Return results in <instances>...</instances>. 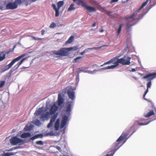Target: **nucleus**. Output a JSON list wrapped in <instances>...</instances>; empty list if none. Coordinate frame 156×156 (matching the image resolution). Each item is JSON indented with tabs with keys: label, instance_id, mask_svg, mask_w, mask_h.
<instances>
[{
	"label": "nucleus",
	"instance_id": "393cba45",
	"mask_svg": "<svg viewBox=\"0 0 156 156\" xmlns=\"http://www.w3.org/2000/svg\"><path fill=\"white\" fill-rule=\"evenodd\" d=\"M134 128V126H132L130 128V129L129 130L128 133H127V136L128 135H129V136L132 135L133 133L135 132Z\"/></svg>",
	"mask_w": 156,
	"mask_h": 156
},
{
	"label": "nucleus",
	"instance_id": "2eb2a0df",
	"mask_svg": "<svg viewBox=\"0 0 156 156\" xmlns=\"http://www.w3.org/2000/svg\"><path fill=\"white\" fill-rule=\"evenodd\" d=\"M58 108V106L56 105L55 104L53 105L51 107L50 112L51 114H53L57 111Z\"/></svg>",
	"mask_w": 156,
	"mask_h": 156
},
{
	"label": "nucleus",
	"instance_id": "680f3d73",
	"mask_svg": "<svg viewBox=\"0 0 156 156\" xmlns=\"http://www.w3.org/2000/svg\"><path fill=\"white\" fill-rule=\"evenodd\" d=\"M131 46H132V44H131Z\"/></svg>",
	"mask_w": 156,
	"mask_h": 156
},
{
	"label": "nucleus",
	"instance_id": "c03bdc74",
	"mask_svg": "<svg viewBox=\"0 0 156 156\" xmlns=\"http://www.w3.org/2000/svg\"><path fill=\"white\" fill-rule=\"evenodd\" d=\"M52 7H53V9H54L55 10L58 9H57L56 8V5H55L54 4H53L52 5Z\"/></svg>",
	"mask_w": 156,
	"mask_h": 156
},
{
	"label": "nucleus",
	"instance_id": "6e6d98bb",
	"mask_svg": "<svg viewBox=\"0 0 156 156\" xmlns=\"http://www.w3.org/2000/svg\"><path fill=\"white\" fill-rule=\"evenodd\" d=\"M84 54V52L83 51L80 53V55H83Z\"/></svg>",
	"mask_w": 156,
	"mask_h": 156
},
{
	"label": "nucleus",
	"instance_id": "2f4dec72",
	"mask_svg": "<svg viewBox=\"0 0 156 156\" xmlns=\"http://www.w3.org/2000/svg\"><path fill=\"white\" fill-rule=\"evenodd\" d=\"M34 124L36 126H39L41 125V123L39 120L37 119L35 121Z\"/></svg>",
	"mask_w": 156,
	"mask_h": 156
},
{
	"label": "nucleus",
	"instance_id": "f257e3e1",
	"mask_svg": "<svg viewBox=\"0 0 156 156\" xmlns=\"http://www.w3.org/2000/svg\"><path fill=\"white\" fill-rule=\"evenodd\" d=\"M126 136V134L122 133L116 142L112 145L111 153L110 154H107L105 156H112L115 152L126 142L127 140Z\"/></svg>",
	"mask_w": 156,
	"mask_h": 156
},
{
	"label": "nucleus",
	"instance_id": "3c124183",
	"mask_svg": "<svg viewBox=\"0 0 156 156\" xmlns=\"http://www.w3.org/2000/svg\"><path fill=\"white\" fill-rule=\"evenodd\" d=\"M107 13L108 15V16H110V14L111 13V12L110 11H107Z\"/></svg>",
	"mask_w": 156,
	"mask_h": 156
},
{
	"label": "nucleus",
	"instance_id": "6ab92c4d",
	"mask_svg": "<svg viewBox=\"0 0 156 156\" xmlns=\"http://www.w3.org/2000/svg\"><path fill=\"white\" fill-rule=\"evenodd\" d=\"M26 58H23L20 62H18L17 64L16 65L13 67V68L15 69L14 70L17 69L23 63V62L26 59Z\"/></svg>",
	"mask_w": 156,
	"mask_h": 156
},
{
	"label": "nucleus",
	"instance_id": "bf43d9fd",
	"mask_svg": "<svg viewBox=\"0 0 156 156\" xmlns=\"http://www.w3.org/2000/svg\"><path fill=\"white\" fill-rule=\"evenodd\" d=\"M32 2H34L35 1H37V0H31Z\"/></svg>",
	"mask_w": 156,
	"mask_h": 156
},
{
	"label": "nucleus",
	"instance_id": "6e6552de",
	"mask_svg": "<svg viewBox=\"0 0 156 156\" xmlns=\"http://www.w3.org/2000/svg\"><path fill=\"white\" fill-rule=\"evenodd\" d=\"M156 77V73H149L147 74L143 78L144 79H146L147 81H151V80Z\"/></svg>",
	"mask_w": 156,
	"mask_h": 156
},
{
	"label": "nucleus",
	"instance_id": "0eeeda50",
	"mask_svg": "<svg viewBox=\"0 0 156 156\" xmlns=\"http://www.w3.org/2000/svg\"><path fill=\"white\" fill-rule=\"evenodd\" d=\"M151 81H149L147 83V89L145 91V92L144 93L143 95V98L144 100H145L146 101H148L149 102L151 103L153 108L155 110V109H156V108L154 106L153 103L151 101H148L147 99L145 98V95H146V94H147V92L148 91V89L149 88H150L151 87Z\"/></svg>",
	"mask_w": 156,
	"mask_h": 156
},
{
	"label": "nucleus",
	"instance_id": "dca6fc26",
	"mask_svg": "<svg viewBox=\"0 0 156 156\" xmlns=\"http://www.w3.org/2000/svg\"><path fill=\"white\" fill-rule=\"evenodd\" d=\"M72 105V102L68 101L67 103L66 106V112H70L71 111V106Z\"/></svg>",
	"mask_w": 156,
	"mask_h": 156
},
{
	"label": "nucleus",
	"instance_id": "58836bf2",
	"mask_svg": "<svg viewBox=\"0 0 156 156\" xmlns=\"http://www.w3.org/2000/svg\"><path fill=\"white\" fill-rule=\"evenodd\" d=\"M36 144L37 145H42L43 144V142L41 140L38 141L36 142Z\"/></svg>",
	"mask_w": 156,
	"mask_h": 156
},
{
	"label": "nucleus",
	"instance_id": "4c0bfd02",
	"mask_svg": "<svg viewBox=\"0 0 156 156\" xmlns=\"http://www.w3.org/2000/svg\"><path fill=\"white\" fill-rule=\"evenodd\" d=\"M59 9L58 8L57 9L55 10V16L56 17L58 16H59Z\"/></svg>",
	"mask_w": 156,
	"mask_h": 156
},
{
	"label": "nucleus",
	"instance_id": "49530a36",
	"mask_svg": "<svg viewBox=\"0 0 156 156\" xmlns=\"http://www.w3.org/2000/svg\"><path fill=\"white\" fill-rule=\"evenodd\" d=\"M10 155V154L9 153H5L4 154V156H9Z\"/></svg>",
	"mask_w": 156,
	"mask_h": 156
},
{
	"label": "nucleus",
	"instance_id": "052dcab7",
	"mask_svg": "<svg viewBox=\"0 0 156 156\" xmlns=\"http://www.w3.org/2000/svg\"><path fill=\"white\" fill-rule=\"evenodd\" d=\"M100 32H104V30H103V29H102V30H101V31H100Z\"/></svg>",
	"mask_w": 156,
	"mask_h": 156
},
{
	"label": "nucleus",
	"instance_id": "09e8293b",
	"mask_svg": "<svg viewBox=\"0 0 156 156\" xmlns=\"http://www.w3.org/2000/svg\"><path fill=\"white\" fill-rule=\"evenodd\" d=\"M45 31L44 30H42L41 31V34L42 35H43L45 33Z\"/></svg>",
	"mask_w": 156,
	"mask_h": 156
},
{
	"label": "nucleus",
	"instance_id": "f3484780",
	"mask_svg": "<svg viewBox=\"0 0 156 156\" xmlns=\"http://www.w3.org/2000/svg\"><path fill=\"white\" fill-rule=\"evenodd\" d=\"M7 54H8V53H6L5 51H0V62L5 59Z\"/></svg>",
	"mask_w": 156,
	"mask_h": 156
},
{
	"label": "nucleus",
	"instance_id": "aec40b11",
	"mask_svg": "<svg viewBox=\"0 0 156 156\" xmlns=\"http://www.w3.org/2000/svg\"><path fill=\"white\" fill-rule=\"evenodd\" d=\"M59 121L60 120L59 119H58L56 120L55 125V130H58L59 129Z\"/></svg>",
	"mask_w": 156,
	"mask_h": 156
},
{
	"label": "nucleus",
	"instance_id": "473e14b6",
	"mask_svg": "<svg viewBox=\"0 0 156 156\" xmlns=\"http://www.w3.org/2000/svg\"><path fill=\"white\" fill-rule=\"evenodd\" d=\"M5 81H0V88L3 87L5 85Z\"/></svg>",
	"mask_w": 156,
	"mask_h": 156
},
{
	"label": "nucleus",
	"instance_id": "e433bc0d",
	"mask_svg": "<svg viewBox=\"0 0 156 156\" xmlns=\"http://www.w3.org/2000/svg\"><path fill=\"white\" fill-rule=\"evenodd\" d=\"M40 135H39V134L35 135V136H33L31 138V140H34V139L38 138L39 137V136H40Z\"/></svg>",
	"mask_w": 156,
	"mask_h": 156
},
{
	"label": "nucleus",
	"instance_id": "f8f14e48",
	"mask_svg": "<svg viewBox=\"0 0 156 156\" xmlns=\"http://www.w3.org/2000/svg\"><path fill=\"white\" fill-rule=\"evenodd\" d=\"M117 58V57H116ZM116 63L118 66L119 65V63L121 64L122 65L127 64V60H126L124 58L120 59H118L116 60Z\"/></svg>",
	"mask_w": 156,
	"mask_h": 156
},
{
	"label": "nucleus",
	"instance_id": "7ed1b4c3",
	"mask_svg": "<svg viewBox=\"0 0 156 156\" xmlns=\"http://www.w3.org/2000/svg\"><path fill=\"white\" fill-rule=\"evenodd\" d=\"M26 55V54H24L13 59L9 64L5 66L2 69V72H4L5 71L8 70L16 62L25 57Z\"/></svg>",
	"mask_w": 156,
	"mask_h": 156
},
{
	"label": "nucleus",
	"instance_id": "4468645a",
	"mask_svg": "<svg viewBox=\"0 0 156 156\" xmlns=\"http://www.w3.org/2000/svg\"><path fill=\"white\" fill-rule=\"evenodd\" d=\"M51 115L50 112H47L45 114H42L40 117V119L43 120H48L50 117Z\"/></svg>",
	"mask_w": 156,
	"mask_h": 156
},
{
	"label": "nucleus",
	"instance_id": "37998d69",
	"mask_svg": "<svg viewBox=\"0 0 156 156\" xmlns=\"http://www.w3.org/2000/svg\"><path fill=\"white\" fill-rule=\"evenodd\" d=\"M130 47L131 48V49L133 51V50L134 48L133 46H128V45H127V49H128V51H129V48Z\"/></svg>",
	"mask_w": 156,
	"mask_h": 156
},
{
	"label": "nucleus",
	"instance_id": "20e7f679",
	"mask_svg": "<svg viewBox=\"0 0 156 156\" xmlns=\"http://www.w3.org/2000/svg\"><path fill=\"white\" fill-rule=\"evenodd\" d=\"M69 51L68 48H62L59 50H54L53 53L57 56H66L69 54Z\"/></svg>",
	"mask_w": 156,
	"mask_h": 156
},
{
	"label": "nucleus",
	"instance_id": "7c9ffc66",
	"mask_svg": "<svg viewBox=\"0 0 156 156\" xmlns=\"http://www.w3.org/2000/svg\"><path fill=\"white\" fill-rule=\"evenodd\" d=\"M82 58L83 57L81 56L77 57L73 60V62L75 63L78 62L80 61V59Z\"/></svg>",
	"mask_w": 156,
	"mask_h": 156
},
{
	"label": "nucleus",
	"instance_id": "a19ab883",
	"mask_svg": "<svg viewBox=\"0 0 156 156\" xmlns=\"http://www.w3.org/2000/svg\"><path fill=\"white\" fill-rule=\"evenodd\" d=\"M148 123H138V124L140 126H143V125H146L148 124Z\"/></svg>",
	"mask_w": 156,
	"mask_h": 156
},
{
	"label": "nucleus",
	"instance_id": "8fccbe9b",
	"mask_svg": "<svg viewBox=\"0 0 156 156\" xmlns=\"http://www.w3.org/2000/svg\"><path fill=\"white\" fill-rule=\"evenodd\" d=\"M56 148L58 150V151H61V149H60V147H56Z\"/></svg>",
	"mask_w": 156,
	"mask_h": 156
},
{
	"label": "nucleus",
	"instance_id": "ddd939ff",
	"mask_svg": "<svg viewBox=\"0 0 156 156\" xmlns=\"http://www.w3.org/2000/svg\"><path fill=\"white\" fill-rule=\"evenodd\" d=\"M57 115L56 114H54L51 117L49 123L47 126V127L49 128L51 127L53 124V123L55 121L56 118L57 117Z\"/></svg>",
	"mask_w": 156,
	"mask_h": 156
},
{
	"label": "nucleus",
	"instance_id": "e2e57ef3",
	"mask_svg": "<svg viewBox=\"0 0 156 156\" xmlns=\"http://www.w3.org/2000/svg\"><path fill=\"white\" fill-rule=\"evenodd\" d=\"M126 2H127V0H126Z\"/></svg>",
	"mask_w": 156,
	"mask_h": 156
},
{
	"label": "nucleus",
	"instance_id": "c756f323",
	"mask_svg": "<svg viewBox=\"0 0 156 156\" xmlns=\"http://www.w3.org/2000/svg\"><path fill=\"white\" fill-rule=\"evenodd\" d=\"M64 4L63 1H59L57 3L58 8L59 9Z\"/></svg>",
	"mask_w": 156,
	"mask_h": 156
},
{
	"label": "nucleus",
	"instance_id": "423d86ee",
	"mask_svg": "<svg viewBox=\"0 0 156 156\" xmlns=\"http://www.w3.org/2000/svg\"><path fill=\"white\" fill-rule=\"evenodd\" d=\"M9 141L12 145H20L24 143L23 140L18 138L16 136L12 137L10 139Z\"/></svg>",
	"mask_w": 156,
	"mask_h": 156
},
{
	"label": "nucleus",
	"instance_id": "5fc2aeb1",
	"mask_svg": "<svg viewBox=\"0 0 156 156\" xmlns=\"http://www.w3.org/2000/svg\"><path fill=\"white\" fill-rule=\"evenodd\" d=\"M105 69H110V66H108L106 67H105Z\"/></svg>",
	"mask_w": 156,
	"mask_h": 156
},
{
	"label": "nucleus",
	"instance_id": "72a5a7b5",
	"mask_svg": "<svg viewBox=\"0 0 156 156\" xmlns=\"http://www.w3.org/2000/svg\"><path fill=\"white\" fill-rule=\"evenodd\" d=\"M122 24H120L119 26V28L117 30V35H119L120 33V32L122 30Z\"/></svg>",
	"mask_w": 156,
	"mask_h": 156
},
{
	"label": "nucleus",
	"instance_id": "a211bd4d",
	"mask_svg": "<svg viewBox=\"0 0 156 156\" xmlns=\"http://www.w3.org/2000/svg\"><path fill=\"white\" fill-rule=\"evenodd\" d=\"M155 113L153 110H150L147 113L144 115V116L146 118L149 117L154 115Z\"/></svg>",
	"mask_w": 156,
	"mask_h": 156
},
{
	"label": "nucleus",
	"instance_id": "c85d7f7f",
	"mask_svg": "<svg viewBox=\"0 0 156 156\" xmlns=\"http://www.w3.org/2000/svg\"><path fill=\"white\" fill-rule=\"evenodd\" d=\"M68 48L69 52L72 50L73 51H75L78 50V47L77 46H74L72 47Z\"/></svg>",
	"mask_w": 156,
	"mask_h": 156
},
{
	"label": "nucleus",
	"instance_id": "de8ad7c7",
	"mask_svg": "<svg viewBox=\"0 0 156 156\" xmlns=\"http://www.w3.org/2000/svg\"><path fill=\"white\" fill-rule=\"evenodd\" d=\"M130 72H134L136 71V69H132L131 70H128Z\"/></svg>",
	"mask_w": 156,
	"mask_h": 156
},
{
	"label": "nucleus",
	"instance_id": "39448f33",
	"mask_svg": "<svg viewBox=\"0 0 156 156\" xmlns=\"http://www.w3.org/2000/svg\"><path fill=\"white\" fill-rule=\"evenodd\" d=\"M22 3L21 0H16L14 2H9L6 5V9H14L17 8L18 4Z\"/></svg>",
	"mask_w": 156,
	"mask_h": 156
},
{
	"label": "nucleus",
	"instance_id": "f03ea898",
	"mask_svg": "<svg viewBox=\"0 0 156 156\" xmlns=\"http://www.w3.org/2000/svg\"><path fill=\"white\" fill-rule=\"evenodd\" d=\"M148 1L149 0H147L145 2L143 3L138 10H136L130 16H127V30L129 28L136 24V23L134 22L135 20H139L140 19V17H137L136 16L140 10L146 5Z\"/></svg>",
	"mask_w": 156,
	"mask_h": 156
},
{
	"label": "nucleus",
	"instance_id": "b1692460",
	"mask_svg": "<svg viewBox=\"0 0 156 156\" xmlns=\"http://www.w3.org/2000/svg\"><path fill=\"white\" fill-rule=\"evenodd\" d=\"M74 36H71L68 39V40L66 41L65 43V44H67L71 43L73 41L74 39Z\"/></svg>",
	"mask_w": 156,
	"mask_h": 156
},
{
	"label": "nucleus",
	"instance_id": "a878e982",
	"mask_svg": "<svg viewBox=\"0 0 156 156\" xmlns=\"http://www.w3.org/2000/svg\"><path fill=\"white\" fill-rule=\"evenodd\" d=\"M0 9L2 10L6 9L5 3V2H2L0 4Z\"/></svg>",
	"mask_w": 156,
	"mask_h": 156
},
{
	"label": "nucleus",
	"instance_id": "a18cd8bd",
	"mask_svg": "<svg viewBox=\"0 0 156 156\" xmlns=\"http://www.w3.org/2000/svg\"><path fill=\"white\" fill-rule=\"evenodd\" d=\"M118 1V0H112L110 2V3L112 4L113 3L117 2Z\"/></svg>",
	"mask_w": 156,
	"mask_h": 156
},
{
	"label": "nucleus",
	"instance_id": "5701e85b",
	"mask_svg": "<svg viewBox=\"0 0 156 156\" xmlns=\"http://www.w3.org/2000/svg\"><path fill=\"white\" fill-rule=\"evenodd\" d=\"M101 47H94L92 48H86L83 51H84V53H87V52H88L89 50L95 49H100Z\"/></svg>",
	"mask_w": 156,
	"mask_h": 156
},
{
	"label": "nucleus",
	"instance_id": "13d9d810",
	"mask_svg": "<svg viewBox=\"0 0 156 156\" xmlns=\"http://www.w3.org/2000/svg\"><path fill=\"white\" fill-rule=\"evenodd\" d=\"M42 39L41 38H38V37L37 38V40H41Z\"/></svg>",
	"mask_w": 156,
	"mask_h": 156
},
{
	"label": "nucleus",
	"instance_id": "4be33fe9",
	"mask_svg": "<svg viewBox=\"0 0 156 156\" xmlns=\"http://www.w3.org/2000/svg\"><path fill=\"white\" fill-rule=\"evenodd\" d=\"M43 111L42 108H40L39 109L36 111L34 113V114L37 116H38L39 115H41Z\"/></svg>",
	"mask_w": 156,
	"mask_h": 156
},
{
	"label": "nucleus",
	"instance_id": "79ce46f5",
	"mask_svg": "<svg viewBox=\"0 0 156 156\" xmlns=\"http://www.w3.org/2000/svg\"><path fill=\"white\" fill-rule=\"evenodd\" d=\"M131 59V58L130 57H127V65H129L130 63V59Z\"/></svg>",
	"mask_w": 156,
	"mask_h": 156
},
{
	"label": "nucleus",
	"instance_id": "4d7b16f0",
	"mask_svg": "<svg viewBox=\"0 0 156 156\" xmlns=\"http://www.w3.org/2000/svg\"><path fill=\"white\" fill-rule=\"evenodd\" d=\"M96 26V23H94L92 25V26L93 27H94Z\"/></svg>",
	"mask_w": 156,
	"mask_h": 156
},
{
	"label": "nucleus",
	"instance_id": "bb28decb",
	"mask_svg": "<svg viewBox=\"0 0 156 156\" xmlns=\"http://www.w3.org/2000/svg\"><path fill=\"white\" fill-rule=\"evenodd\" d=\"M74 4H72L69 7L67 11H69L72 10H74L76 9V8L74 7Z\"/></svg>",
	"mask_w": 156,
	"mask_h": 156
},
{
	"label": "nucleus",
	"instance_id": "cd10ccee",
	"mask_svg": "<svg viewBox=\"0 0 156 156\" xmlns=\"http://www.w3.org/2000/svg\"><path fill=\"white\" fill-rule=\"evenodd\" d=\"M117 59V58H116V57L113 58H112V59H111L109 61L107 62L106 63H104V64H103V65L107 64H109L113 62H114V61H115Z\"/></svg>",
	"mask_w": 156,
	"mask_h": 156
},
{
	"label": "nucleus",
	"instance_id": "f704fd0d",
	"mask_svg": "<svg viewBox=\"0 0 156 156\" xmlns=\"http://www.w3.org/2000/svg\"><path fill=\"white\" fill-rule=\"evenodd\" d=\"M56 27V24L54 22L52 23L49 26L51 28H54Z\"/></svg>",
	"mask_w": 156,
	"mask_h": 156
},
{
	"label": "nucleus",
	"instance_id": "864d4df0",
	"mask_svg": "<svg viewBox=\"0 0 156 156\" xmlns=\"http://www.w3.org/2000/svg\"><path fill=\"white\" fill-rule=\"evenodd\" d=\"M28 67H22L21 68V69H26V68H28Z\"/></svg>",
	"mask_w": 156,
	"mask_h": 156
},
{
	"label": "nucleus",
	"instance_id": "412c9836",
	"mask_svg": "<svg viewBox=\"0 0 156 156\" xmlns=\"http://www.w3.org/2000/svg\"><path fill=\"white\" fill-rule=\"evenodd\" d=\"M31 136V134L29 133H24L22 134L20 137L23 138H26L29 137Z\"/></svg>",
	"mask_w": 156,
	"mask_h": 156
},
{
	"label": "nucleus",
	"instance_id": "9d476101",
	"mask_svg": "<svg viewBox=\"0 0 156 156\" xmlns=\"http://www.w3.org/2000/svg\"><path fill=\"white\" fill-rule=\"evenodd\" d=\"M64 101V99L62 95L60 94H58V100L57 101L58 106H61L62 104H63Z\"/></svg>",
	"mask_w": 156,
	"mask_h": 156
},
{
	"label": "nucleus",
	"instance_id": "1a4fd4ad",
	"mask_svg": "<svg viewBox=\"0 0 156 156\" xmlns=\"http://www.w3.org/2000/svg\"><path fill=\"white\" fill-rule=\"evenodd\" d=\"M67 94L69 98L73 100L75 98V92L72 89H69L67 92Z\"/></svg>",
	"mask_w": 156,
	"mask_h": 156
},
{
	"label": "nucleus",
	"instance_id": "ea45409f",
	"mask_svg": "<svg viewBox=\"0 0 156 156\" xmlns=\"http://www.w3.org/2000/svg\"><path fill=\"white\" fill-rule=\"evenodd\" d=\"M30 129V128H29V126H28L27 125L24 128V130L25 131H28Z\"/></svg>",
	"mask_w": 156,
	"mask_h": 156
},
{
	"label": "nucleus",
	"instance_id": "c9c22d12",
	"mask_svg": "<svg viewBox=\"0 0 156 156\" xmlns=\"http://www.w3.org/2000/svg\"><path fill=\"white\" fill-rule=\"evenodd\" d=\"M112 63L113 64H114V65L110 66V69L114 68L118 66L117 64L115 62H112Z\"/></svg>",
	"mask_w": 156,
	"mask_h": 156
},
{
	"label": "nucleus",
	"instance_id": "603ef678",
	"mask_svg": "<svg viewBox=\"0 0 156 156\" xmlns=\"http://www.w3.org/2000/svg\"><path fill=\"white\" fill-rule=\"evenodd\" d=\"M32 38L34 40H37V38L35 37L32 36Z\"/></svg>",
	"mask_w": 156,
	"mask_h": 156
},
{
	"label": "nucleus",
	"instance_id": "9b49d317",
	"mask_svg": "<svg viewBox=\"0 0 156 156\" xmlns=\"http://www.w3.org/2000/svg\"><path fill=\"white\" fill-rule=\"evenodd\" d=\"M68 119V117L66 115H65L63 117L60 126V128L62 129L66 125V122Z\"/></svg>",
	"mask_w": 156,
	"mask_h": 156
}]
</instances>
